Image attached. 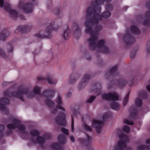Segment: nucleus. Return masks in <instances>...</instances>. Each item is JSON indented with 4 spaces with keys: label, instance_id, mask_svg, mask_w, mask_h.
I'll list each match as a JSON object with an SVG mask.
<instances>
[{
    "label": "nucleus",
    "instance_id": "a18cd8bd",
    "mask_svg": "<svg viewBox=\"0 0 150 150\" xmlns=\"http://www.w3.org/2000/svg\"><path fill=\"white\" fill-rule=\"evenodd\" d=\"M43 137L45 139H50L51 138V134L48 133H46L44 134Z\"/></svg>",
    "mask_w": 150,
    "mask_h": 150
},
{
    "label": "nucleus",
    "instance_id": "37998d69",
    "mask_svg": "<svg viewBox=\"0 0 150 150\" xmlns=\"http://www.w3.org/2000/svg\"><path fill=\"white\" fill-rule=\"evenodd\" d=\"M17 125L13 124H8L7 125V128L9 129H15L17 128Z\"/></svg>",
    "mask_w": 150,
    "mask_h": 150
},
{
    "label": "nucleus",
    "instance_id": "473e14b6",
    "mask_svg": "<svg viewBox=\"0 0 150 150\" xmlns=\"http://www.w3.org/2000/svg\"><path fill=\"white\" fill-rule=\"evenodd\" d=\"M36 142L40 145L42 146L45 143V140L43 137L39 136L36 139Z\"/></svg>",
    "mask_w": 150,
    "mask_h": 150
},
{
    "label": "nucleus",
    "instance_id": "09e8293b",
    "mask_svg": "<svg viewBox=\"0 0 150 150\" xmlns=\"http://www.w3.org/2000/svg\"><path fill=\"white\" fill-rule=\"evenodd\" d=\"M106 8L108 11H111L113 9V7L112 5L109 4H107L105 5Z\"/></svg>",
    "mask_w": 150,
    "mask_h": 150
},
{
    "label": "nucleus",
    "instance_id": "cd10ccee",
    "mask_svg": "<svg viewBox=\"0 0 150 150\" xmlns=\"http://www.w3.org/2000/svg\"><path fill=\"white\" fill-rule=\"evenodd\" d=\"M131 31L133 34L139 35L140 33V31L139 29L135 26H132L131 27Z\"/></svg>",
    "mask_w": 150,
    "mask_h": 150
},
{
    "label": "nucleus",
    "instance_id": "f8f14e48",
    "mask_svg": "<svg viewBox=\"0 0 150 150\" xmlns=\"http://www.w3.org/2000/svg\"><path fill=\"white\" fill-rule=\"evenodd\" d=\"M127 83V82L126 80L123 79H120L114 81H111L109 85L108 88L109 89L112 88V86L115 84L119 88H122L126 85Z\"/></svg>",
    "mask_w": 150,
    "mask_h": 150
},
{
    "label": "nucleus",
    "instance_id": "58836bf2",
    "mask_svg": "<svg viewBox=\"0 0 150 150\" xmlns=\"http://www.w3.org/2000/svg\"><path fill=\"white\" fill-rule=\"evenodd\" d=\"M30 135L32 137H38L40 135L39 132L36 130H32L30 132Z\"/></svg>",
    "mask_w": 150,
    "mask_h": 150
},
{
    "label": "nucleus",
    "instance_id": "8fccbe9b",
    "mask_svg": "<svg viewBox=\"0 0 150 150\" xmlns=\"http://www.w3.org/2000/svg\"><path fill=\"white\" fill-rule=\"evenodd\" d=\"M12 122L14 124H16L17 125L20 124L21 123V122L20 120L16 118H14L12 119Z\"/></svg>",
    "mask_w": 150,
    "mask_h": 150
},
{
    "label": "nucleus",
    "instance_id": "c85d7f7f",
    "mask_svg": "<svg viewBox=\"0 0 150 150\" xmlns=\"http://www.w3.org/2000/svg\"><path fill=\"white\" fill-rule=\"evenodd\" d=\"M139 98H141L146 99L147 98V95L146 92L144 90H141L139 92Z\"/></svg>",
    "mask_w": 150,
    "mask_h": 150
},
{
    "label": "nucleus",
    "instance_id": "c03bdc74",
    "mask_svg": "<svg viewBox=\"0 0 150 150\" xmlns=\"http://www.w3.org/2000/svg\"><path fill=\"white\" fill-rule=\"evenodd\" d=\"M83 127L86 131H88L90 132H91L92 131V129L85 123H84L83 124Z\"/></svg>",
    "mask_w": 150,
    "mask_h": 150
},
{
    "label": "nucleus",
    "instance_id": "6e6d98bb",
    "mask_svg": "<svg viewBox=\"0 0 150 150\" xmlns=\"http://www.w3.org/2000/svg\"><path fill=\"white\" fill-rule=\"evenodd\" d=\"M8 46L9 47V49H8V52L9 53L12 52H13V47L12 43H10L8 44Z\"/></svg>",
    "mask_w": 150,
    "mask_h": 150
},
{
    "label": "nucleus",
    "instance_id": "f704fd0d",
    "mask_svg": "<svg viewBox=\"0 0 150 150\" xmlns=\"http://www.w3.org/2000/svg\"><path fill=\"white\" fill-rule=\"evenodd\" d=\"M45 103L48 107L50 108H52L54 105V103L52 101L48 99H47L45 100Z\"/></svg>",
    "mask_w": 150,
    "mask_h": 150
},
{
    "label": "nucleus",
    "instance_id": "6ab92c4d",
    "mask_svg": "<svg viewBox=\"0 0 150 150\" xmlns=\"http://www.w3.org/2000/svg\"><path fill=\"white\" fill-rule=\"evenodd\" d=\"M72 30L74 32V36L76 38L78 39L81 37V30L79 27L77 23H74Z\"/></svg>",
    "mask_w": 150,
    "mask_h": 150
},
{
    "label": "nucleus",
    "instance_id": "9d476101",
    "mask_svg": "<svg viewBox=\"0 0 150 150\" xmlns=\"http://www.w3.org/2000/svg\"><path fill=\"white\" fill-rule=\"evenodd\" d=\"M18 6L20 9L23 10L26 13H30L33 11V6L31 3L24 4L23 1H19Z\"/></svg>",
    "mask_w": 150,
    "mask_h": 150
},
{
    "label": "nucleus",
    "instance_id": "a19ab883",
    "mask_svg": "<svg viewBox=\"0 0 150 150\" xmlns=\"http://www.w3.org/2000/svg\"><path fill=\"white\" fill-rule=\"evenodd\" d=\"M41 88L40 87L36 86L33 89L34 93L35 94L40 95L41 94L40 91Z\"/></svg>",
    "mask_w": 150,
    "mask_h": 150
},
{
    "label": "nucleus",
    "instance_id": "0e129e2a",
    "mask_svg": "<svg viewBox=\"0 0 150 150\" xmlns=\"http://www.w3.org/2000/svg\"><path fill=\"white\" fill-rule=\"evenodd\" d=\"M133 83V79H132L129 82V86H131Z\"/></svg>",
    "mask_w": 150,
    "mask_h": 150
},
{
    "label": "nucleus",
    "instance_id": "49530a36",
    "mask_svg": "<svg viewBox=\"0 0 150 150\" xmlns=\"http://www.w3.org/2000/svg\"><path fill=\"white\" fill-rule=\"evenodd\" d=\"M137 111L136 110H134L132 111L130 113L129 118H130L133 119V117L136 116L137 113Z\"/></svg>",
    "mask_w": 150,
    "mask_h": 150
},
{
    "label": "nucleus",
    "instance_id": "680f3d73",
    "mask_svg": "<svg viewBox=\"0 0 150 150\" xmlns=\"http://www.w3.org/2000/svg\"><path fill=\"white\" fill-rule=\"evenodd\" d=\"M12 133V131L11 130H7L6 132V133L7 135H9Z\"/></svg>",
    "mask_w": 150,
    "mask_h": 150
},
{
    "label": "nucleus",
    "instance_id": "72a5a7b5",
    "mask_svg": "<svg viewBox=\"0 0 150 150\" xmlns=\"http://www.w3.org/2000/svg\"><path fill=\"white\" fill-rule=\"evenodd\" d=\"M17 126V128H18L19 130L22 131L21 132L23 134H27V132H26L24 131L26 129L24 125L20 124Z\"/></svg>",
    "mask_w": 150,
    "mask_h": 150
},
{
    "label": "nucleus",
    "instance_id": "2f4dec72",
    "mask_svg": "<svg viewBox=\"0 0 150 150\" xmlns=\"http://www.w3.org/2000/svg\"><path fill=\"white\" fill-rule=\"evenodd\" d=\"M112 108L114 110H117L120 109V106L117 102H114L112 103L111 105Z\"/></svg>",
    "mask_w": 150,
    "mask_h": 150
},
{
    "label": "nucleus",
    "instance_id": "bf43d9fd",
    "mask_svg": "<svg viewBox=\"0 0 150 150\" xmlns=\"http://www.w3.org/2000/svg\"><path fill=\"white\" fill-rule=\"evenodd\" d=\"M94 100V96H91L89 99L86 101V102L88 103H92Z\"/></svg>",
    "mask_w": 150,
    "mask_h": 150
},
{
    "label": "nucleus",
    "instance_id": "7ed1b4c3",
    "mask_svg": "<svg viewBox=\"0 0 150 150\" xmlns=\"http://www.w3.org/2000/svg\"><path fill=\"white\" fill-rule=\"evenodd\" d=\"M3 95L8 97H14L18 98L23 102L25 100L23 96L26 95L28 98H33L34 95L32 92L29 91V88L27 87H24L23 85H20L18 87V91L10 92L8 91H6L3 93Z\"/></svg>",
    "mask_w": 150,
    "mask_h": 150
},
{
    "label": "nucleus",
    "instance_id": "a878e982",
    "mask_svg": "<svg viewBox=\"0 0 150 150\" xmlns=\"http://www.w3.org/2000/svg\"><path fill=\"white\" fill-rule=\"evenodd\" d=\"M58 139L61 144H64L66 142V137L64 135L61 134L58 136Z\"/></svg>",
    "mask_w": 150,
    "mask_h": 150
},
{
    "label": "nucleus",
    "instance_id": "5701e85b",
    "mask_svg": "<svg viewBox=\"0 0 150 150\" xmlns=\"http://www.w3.org/2000/svg\"><path fill=\"white\" fill-rule=\"evenodd\" d=\"M10 34L8 30L6 29H5L0 33V40L5 41L8 37Z\"/></svg>",
    "mask_w": 150,
    "mask_h": 150
},
{
    "label": "nucleus",
    "instance_id": "4be33fe9",
    "mask_svg": "<svg viewBox=\"0 0 150 150\" xmlns=\"http://www.w3.org/2000/svg\"><path fill=\"white\" fill-rule=\"evenodd\" d=\"M37 79L38 81H45L46 79L48 83L50 84H55L57 83V81L56 79H52L50 76H48L46 78L42 76H40L38 77Z\"/></svg>",
    "mask_w": 150,
    "mask_h": 150
},
{
    "label": "nucleus",
    "instance_id": "ddd939ff",
    "mask_svg": "<svg viewBox=\"0 0 150 150\" xmlns=\"http://www.w3.org/2000/svg\"><path fill=\"white\" fill-rule=\"evenodd\" d=\"M102 97L103 99L109 101H115L118 100L119 96L117 93L112 92L102 94Z\"/></svg>",
    "mask_w": 150,
    "mask_h": 150
},
{
    "label": "nucleus",
    "instance_id": "2eb2a0df",
    "mask_svg": "<svg viewBox=\"0 0 150 150\" xmlns=\"http://www.w3.org/2000/svg\"><path fill=\"white\" fill-rule=\"evenodd\" d=\"M87 137V139H83L82 138H80L78 139L80 143L85 146H89L88 148V150H93L91 148L90 144L91 142V137L88 135L86 134Z\"/></svg>",
    "mask_w": 150,
    "mask_h": 150
},
{
    "label": "nucleus",
    "instance_id": "423d86ee",
    "mask_svg": "<svg viewBox=\"0 0 150 150\" xmlns=\"http://www.w3.org/2000/svg\"><path fill=\"white\" fill-rule=\"evenodd\" d=\"M111 0H96L94 1V24L98 20H100L101 17L100 15L101 12L100 6L103 4L104 1L110 2Z\"/></svg>",
    "mask_w": 150,
    "mask_h": 150
},
{
    "label": "nucleus",
    "instance_id": "864d4df0",
    "mask_svg": "<svg viewBox=\"0 0 150 150\" xmlns=\"http://www.w3.org/2000/svg\"><path fill=\"white\" fill-rule=\"evenodd\" d=\"M61 131L66 135H69V131L68 129L64 127L62 128L61 129Z\"/></svg>",
    "mask_w": 150,
    "mask_h": 150
},
{
    "label": "nucleus",
    "instance_id": "13d9d810",
    "mask_svg": "<svg viewBox=\"0 0 150 150\" xmlns=\"http://www.w3.org/2000/svg\"><path fill=\"white\" fill-rule=\"evenodd\" d=\"M146 51L149 54L150 53V42H148L146 44Z\"/></svg>",
    "mask_w": 150,
    "mask_h": 150
},
{
    "label": "nucleus",
    "instance_id": "69168bd1",
    "mask_svg": "<svg viewBox=\"0 0 150 150\" xmlns=\"http://www.w3.org/2000/svg\"><path fill=\"white\" fill-rule=\"evenodd\" d=\"M149 82L150 83V79L149 80ZM147 90L149 92H150V84L146 86Z\"/></svg>",
    "mask_w": 150,
    "mask_h": 150
},
{
    "label": "nucleus",
    "instance_id": "774afa93",
    "mask_svg": "<svg viewBox=\"0 0 150 150\" xmlns=\"http://www.w3.org/2000/svg\"><path fill=\"white\" fill-rule=\"evenodd\" d=\"M66 95L67 97H69L71 96L72 94L70 92H68L67 93Z\"/></svg>",
    "mask_w": 150,
    "mask_h": 150
},
{
    "label": "nucleus",
    "instance_id": "412c9836",
    "mask_svg": "<svg viewBox=\"0 0 150 150\" xmlns=\"http://www.w3.org/2000/svg\"><path fill=\"white\" fill-rule=\"evenodd\" d=\"M55 93L54 90H47L44 91L42 95L46 98L52 99L54 96Z\"/></svg>",
    "mask_w": 150,
    "mask_h": 150
},
{
    "label": "nucleus",
    "instance_id": "f257e3e1",
    "mask_svg": "<svg viewBox=\"0 0 150 150\" xmlns=\"http://www.w3.org/2000/svg\"><path fill=\"white\" fill-rule=\"evenodd\" d=\"M86 21L84 25L86 28L85 30L86 33L89 34L91 38L88 40L89 48L92 51H94V30L92 27L94 25V1H91V6L88 8L86 11Z\"/></svg>",
    "mask_w": 150,
    "mask_h": 150
},
{
    "label": "nucleus",
    "instance_id": "3c124183",
    "mask_svg": "<svg viewBox=\"0 0 150 150\" xmlns=\"http://www.w3.org/2000/svg\"><path fill=\"white\" fill-rule=\"evenodd\" d=\"M129 93L126 96L124 100L123 103V105L124 106H125L126 105L128 102L129 99Z\"/></svg>",
    "mask_w": 150,
    "mask_h": 150
},
{
    "label": "nucleus",
    "instance_id": "b1692460",
    "mask_svg": "<svg viewBox=\"0 0 150 150\" xmlns=\"http://www.w3.org/2000/svg\"><path fill=\"white\" fill-rule=\"evenodd\" d=\"M117 66H115L112 67L111 69L110 72L106 75V76L108 77V75H110V76L109 78H111L115 76L117 74Z\"/></svg>",
    "mask_w": 150,
    "mask_h": 150
},
{
    "label": "nucleus",
    "instance_id": "c9c22d12",
    "mask_svg": "<svg viewBox=\"0 0 150 150\" xmlns=\"http://www.w3.org/2000/svg\"><path fill=\"white\" fill-rule=\"evenodd\" d=\"M101 89V86L100 83H96L94 84V92H99Z\"/></svg>",
    "mask_w": 150,
    "mask_h": 150
},
{
    "label": "nucleus",
    "instance_id": "a211bd4d",
    "mask_svg": "<svg viewBox=\"0 0 150 150\" xmlns=\"http://www.w3.org/2000/svg\"><path fill=\"white\" fill-rule=\"evenodd\" d=\"M31 26L27 25L23 26L21 25L18 26L17 29L15 31V33H18L21 32L22 34L29 32L31 29Z\"/></svg>",
    "mask_w": 150,
    "mask_h": 150
},
{
    "label": "nucleus",
    "instance_id": "39448f33",
    "mask_svg": "<svg viewBox=\"0 0 150 150\" xmlns=\"http://www.w3.org/2000/svg\"><path fill=\"white\" fill-rule=\"evenodd\" d=\"M119 137L120 140L113 146V150H123L125 149H126L127 150H131V148L128 149L126 144L129 141L128 136L122 134L120 135Z\"/></svg>",
    "mask_w": 150,
    "mask_h": 150
},
{
    "label": "nucleus",
    "instance_id": "4d7b16f0",
    "mask_svg": "<svg viewBox=\"0 0 150 150\" xmlns=\"http://www.w3.org/2000/svg\"><path fill=\"white\" fill-rule=\"evenodd\" d=\"M124 122L127 125H132L134 124V123L132 121H129L128 120H125L124 121Z\"/></svg>",
    "mask_w": 150,
    "mask_h": 150
},
{
    "label": "nucleus",
    "instance_id": "052dcab7",
    "mask_svg": "<svg viewBox=\"0 0 150 150\" xmlns=\"http://www.w3.org/2000/svg\"><path fill=\"white\" fill-rule=\"evenodd\" d=\"M136 55V52H132L131 53V55H130V57L131 59H133L134 58L135 56Z\"/></svg>",
    "mask_w": 150,
    "mask_h": 150
},
{
    "label": "nucleus",
    "instance_id": "dca6fc26",
    "mask_svg": "<svg viewBox=\"0 0 150 150\" xmlns=\"http://www.w3.org/2000/svg\"><path fill=\"white\" fill-rule=\"evenodd\" d=\"M91 77V76L90 75L87 74L85 75L79 84L78 88L79 90L82 89L84 87L88 82Z\"/></svg>",
    "mask_w": 150,
    "mask_h": 150
},
{
    "label": "nucleus",
    "instance_id": "0eeeda50",
    "mask_svg": "<svg viewBox=\"0 0 150 150\" xmlns=\"http://www.w3.org/2000/svg\"><path fill=\"white\" fill-rule=\"evenodd\" d=\"M145 6L147 9L149 10L145 13L144 16L139 15L137 18L138 20L143 19V24L145 26L148 27L150 25V1L146 3Z\"/></svg>",
    "mask_w": 150,
    "mask_h": 150
},
{
    "label": "nucleus",
    "instance_id": "6e6552de",
    "mask_svg": "<svg viewBox=\"0 0 150 150\" xmlns=\"http://www.w3.org/2000/svg\"><path fill=\"white\" fill-rule=\"evenodd\" d=\"M108 117V114L105 113L102 116L103 121L94 120V128L97 133H100L101 132L102 127L104 125V122L107 120Z\"/></svg>",
    "mask_w": 150,
    "mask_h": 150
},
{
    "label": "nucleus",
    "instance_id": "e433bc0d",
    "mask_svg": "<svg viewBox=\"0 0 150 150\" xmlns=\"http://www.w3.org/2000/svg\"><path fill=\"white\" fill-rule=\"evenodd\" d=\"M53 13L57 15L58 18H60V16H62V14L61 11H60L59 9V8H57L53 11Z\"/></svg>",
    "mask_w": 150,
    "mask_h": 150
},
{
    "label": "nucleus",
    "instance_id": "de8ad7c7",
    "mask_svg": "<svg viewBox=\"0 0 150 150\" xmlns=\"http://www.w3.org/2000/svg\"><path fill=\"white\" fill-rule=\"evenodd\" d=\"M0 56L6 59V55L5 54L4 51L0 48Z\"/></svg>",
    "mask_w": 150,
    "mask_h": 150
},
{
    "label": "nucleus",
    "instance_id": "5fc2aeb1",
    "mask_svg": "<svg viewBox=\"0 0 150 150\" xmlns=\"http://www.w3.org/2000/svg\"><path fill=\"white\" fill-rule=\"evenodd\" d=\"M71 131L74 132V118L72 116H71Z\"/></svg>",
    "mask_w": 150,
    "mask_h": 150
},
{
    "label": "nucleus",
    "instance_id": "f3484780",
    "mask_svg": "<svg viewBox=\"0 0 150 150\" xmlns=\"http://www.w3.org/2000/svg\"><path fill=\"white\" fill-rule=\"evenodd\" d=\"M56 103L57 104V105L56 108L54 109L52 112V113L53 114H55L58 112V109H59L65 111V109L63 108L61 105L62 104V98L61 96L59 95L58 96L56 100Z\"/></svg>",
    "mask_w": 150,
    "mask_h": 150
},
{
    "label": "nucleus",
    "instance_id": "338daca9",
    "mask_svg": "<svg viewBox=\"0 0 150 150\" xmlns=\"http://www.w3.org/2000/svg\"><path fill=\"white\" fill-rule=\"evenodd\" d=\"M31 141L34 143H35L36 141L33 137H32L30 138Z\"/></svg>",
    "mask_w": 150,
    "mask_h": 150
},
{
    "label": "nucleus",
    "instance_id": "9b49d317",
    "mask_svg": "<svg viewBox=\"0 0 150 150\" xmlns=\"http://www.w3.org/2000/svg\"><path fill=\"white\" fill-rule=\"evenodd\" d=\"M129 30L126 31L127 34L123 36V40L126 46H128L133 44L135 42V39L132 35L128 33Z\"/></svg>",
    "mask_w": 150,
    "mask_h": 150
},
{
    "label": "nucleus",
    "instance_id": "603ef678",
    "mask_svg": "<svg viewBox=\"0 0 150 150\" xmlns=\"http://www.w3.org/2000/svg\"><path fill=\"white\" fill-rule=\"evenodd\" d=\"M123 129L125 132L128 133H129L130 131V128L127 125H125L124 126Z\"/></svg>",
    "mask_w": 150,
    "mask_h": 150
},
{
    "label": "nucleus",
    "instance_id": "4468645a",
    "mask_svg": "<svg viewBox=\"0 0 150 150\" xmlns=\"http://www.w3.org/2000/svg\"><path fill=\"white\" fill-rule=\"evenodd\" d=\"M4 8L6 11L8 12L9 16L14 19H16L18 15V13L16 11L11 9V6L9 3L5 4Z\"/></svg>",
    "mask_w": 150,
    "mask_h": 150
},
{
    "label": "nucleus",
    "instance_id": "f03ea898",
    "mask_svg": "<svg viewBox=\"0 0 150 150\" xmlns=\"http://www.w3.org/2000/svg\"><path fill=\"white\" fill-rule=\"evenodd\" d=\"M102 20V17L100 20H98L95 22L94 25V50H97L100 52L105 54L109 53L110 52L109 48L105 45V41L104 39H101L97 41L98 37L99 36V32L102 29V26L98 24L99 21Z\"/></svg>",
    "mask_w": 150,
    "mask_h": 150
},
{
    "label": "nucleus",
    "instance_id": "1a4fd4ad",
    "mask_svg": "<svg viewBox=\"0 0 150 150\" xmlns=\"http://www.w3.org/2000/svg\"><path fill=\"white\" fill-rule=\"evenodd\" d=\"M65 117L66 115L63 112H59L55 119L56 124L59 125L65 126L67 123Z\"/></svg>",
    "mask_w": 150,
    "mask_h": 150
},
{
    "label": "nucleus",
    "instance_id": "c756f323",
    "mask_svg": "<svg viewBox=\"0 0 150 150\" xmlns=\"http://www.w3.org/2000/svg\"><path fill=\"white\" fill-rule=\"evenodd\" d=\"M51 146L53 149L55 150H61L62 149L61 146L57 142L52 143Z\"/></svg>",
    "mask_w": 150,
    "mask_h": 150
},
{
    "label": "nucleus",
    "instance_id": "393cba45",
    "mask_svg": "<svg viewBox=\"0 0 150 150\" xmlns=\"http://www.w3.org/2000/svg\"><path fill=\"white\" fill-rule=\"evenodd\" d=\"M146 144H150V139H147L145 142ZM150 150V144L147 146L142 145L138 147V150Z\"/></svg>",
    "mask_w": 150,
    "mask_h": 150
},
{
    "label": "nucleus",
    "instance_id": "7c9ffc66",
    "mask_svg": "<svg viewBox=\"0 0 150 150\" xmlns=\"http://www.w3.org/2000/svg\"><path fill=\"white\" fill-rule=\"evenodd\" d=\"M76 75L75 74H72L70 76L69 80V83L70 84H73L76 81L77 79L76 78Z\"/></svg>",
    "mask_w": 150,
    "mask_h": 150
},
{
    "label": "nucleus",
    "instance_id": "e2e57ef3",
    "mask_svg": "<svg viewBox=\"0 0 150 150\" xmlns=\"http://www.w3.org/2000/svg\"><path fill=\"white\" fill-rule=\"evenodd\" d=\"M4 0H0V7L3 8L4 6Z\"/></svg>",
    "mask_w": 150,
    "mask_h": 150
},
{
    "label": "nucleus",
    "instance_id": "79ce46f5",
    "mask_svg": "<svg viewBox=\"0 0 150 150\" xmlns=\"http://www.w3.org/2000/svg\"><path fill=\"white\" fill-rule=\"evenodd\" d=\"M102 18L103 17L105 18H108L110 17V14L109 12H105L103 13L102 15H100V14Z\"/></svg>",
    "mask_w": 150,
    "mask_h": 150
},
{
    "label": "nucleus",
    "instance_id": "bb28decb",
    "mask_svg": "<svg viewBox=\"0 0 150 150\" xmlns=\"http://www.w3.org/2000/svg\"><path fill=\"white\" fill-rule=\"evenodd\" d=\"M71 30L69 29L68 26H67V28L66 30H64V33L63 35L64 38L65 40H67L69 38Z\"/></svg>",
    "mask_w": 150,
    "mask_h": 150
},
{
    "label": "nucleus",
    "instance_id": "aec40b11",
    "mask_svg": "<svg viewBox=\"0 0 150 150\" xmlns=\"http://www.w3.org/2000/svg\"><path fill=\"white\" fill-rule=\"evenodd\" d=\"M10 101L7 98L2 97L0 99V110H6V108L5 105L8 104Z\"/></svg>",
    "mask_w": 150,
    "mask_h": 150
},
{
    "label": "nucleus",
    "instance_id": "20e7f679",
    "mask_svg": "<svg viewBox=\"0 0 150 150\" xmlns=\"http://www.w3.org/2000/svg\"><path fill=\"white\" fill-rule=\"evenodd\" d=\"M56 20V19L55 20L54 22L49 24L46 28L45 32H43V31H41L39 33L36 34V36L40 39L50 38L51 37L52 30L56 31L59 28L58 26H56L55 22Z\"/></svg>",
    "mask_w": 150,
    "mask_h": 150
},
{
    "label": "nucleus",
    "instance_id": "4c0bfd02",
    "mask_svg": "<svg viewBox=\"0 0 150 150\" xmlns=\"http://www.w3.org/2000/svg\"><path fill=\"white\" fill-rule=\"evenodd\" d=\"M135 104L136 106L140 107L142 105V101L141 98H137L135 101Z\"/></svg>",
    "mask_w": 150,
    "mask_h": 150
},
{
    "label": "nucleus",
    "instance_id": "ea45409f",
    "mask_svg": "<svg viewBox=\"0 0 150 150\" xmlns=\"http://www.w3.org/2000/svg\"><path fill=\"white\" fill-rule=\"evenodd\" d=\"M5 129L4 126L0 124V140L2 139L4 137V134L3 133Z\"/></svg>",
    "mask_w": 150,
    "mask_h": 150
}]
</instances>
